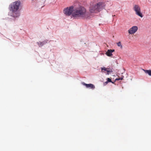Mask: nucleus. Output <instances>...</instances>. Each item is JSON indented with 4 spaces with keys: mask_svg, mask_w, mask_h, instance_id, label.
<instances>
[{
    "mask_svg": "<svg viewBox=\"0 0 151 151\" xmlns=\"http://www.w3.org/2000/svg\"><path fill=\"white\" fill-rule=\"evenodd\" d=\"M108 83V82H107V81H106L105 83H104V85H106Z\"/></svg>",
    "mask_w": 151,
    "mask_h": 151,
    "instance_id": "16",
    "label": "nucleus"
},
{
    "mask_svg": "<svg viewBox=\"0 0 151 151\" xmlns=\"http://www.w3.org/2000/svg\"><path fill=\"white\" fill-rule=\"evenodd\" d=\"M114 51V50H108L106 54L108 56H111L112 55V53Z\"/></svg>",
    "mask_w": 151,
    "mask_h": 151,
    "instance_id": "8",
    "label": "nucleus"
},
{
    "mask_svg": "<svg viewBox=\"0 0 151 151\" xmlns=\"http://www.w3.org/2000/svg\"><path fill=\"white\" fill-rule=\"evenodd\" d=\"M73 7L72 6L65 8L63 10L64 13L66 15L70 16L73 12Z\"/></svg>",
    "mask_w": 151,
    "mask_h": 151,
    "instance_id": "4",
    "label": "nucleus"
},
{
    "mask_svg": "<svg viewBox=\"0 0 151 151\" xmlns=\"http://www.w3.org/2000/svg\"><path fill=\"white\" fill-rule=\"evenodd\" d=\"M35 1H37L38 2H40L42 3L44 2L46 0H35Z\"/></svg>",
    "mask_w": 151,
    "mask_h": 151,
    "instance_id": "13",
    "label": "nucleus"
},
{
    "mask_svg": "<svg viewBox=\"0 0 151 151\" xmlns=\"http://www.w3.org/2000/svg\"><path fill=\"white\" fill-rule=\"evenodd\" d=\"M117 44L118 46L119 47H120L121 49H122V45H121V42H118V43H117Z\"/></svg>",
    "mask_w": 151,
    "mask_h": 151,
    "instance_id": "12",
    "label": "nucleus"
},
{
    "mask_svg": "<svg viewBox=\"0 0 151 151\" xmlns=\"http://www.w3.org/2000/svg\"><path fill=\"white\" fill-rule=\"evenodd\" d=\"M72 16L75 18L87 19L89 18L90 14L86 11V9L84 7L80 6L73 11Z\"/></svg>",
    "mask_w": 151,
    "mask_h": 151,
    "instance_id": "1",
    "label": "nucleus"
},
{
    "mask_svg": "<svg viewBox=\"0 0 151 151\" xmlns=\"http://www.w3.org/2000/svg\"><path fill=\"white\" fill-rule=\"evenodd\" d=\"M143 70L145 73L148 74L149 76H151V70H146L143 69Z\"/></svg>",
    "mask_w": 151,
    "mask_h": 151,
    "instance_id": "10",
    "label": "nucleus"
},
{
    "mask_svg": "<svg viewBox=\"0 0 151 151\" xmlns=\"http://www.w3.org/2000/svg\"><path fill=\"white\" fill-rule=\"evenodd\" d=\"M138 30V27L136 26H133L128 30V33L130 34H133L135 33Z\"/></svg>",
    "mask_w": 151,
    "mask_h": 151,
    "instance_id": "6",
    "label": "nucleus"
},
{
    "mask_svg": "<svg viewBox=\"0 0 151 151\" xmlns=\"http://www.w3.org/2000/svg\"><path fill=\"white\" fill-rule=\"evenodd\" d=\"M123 77H124V76H123V77H121V78H116L115 79L116 80H117V81H119V80H122L123 79Z\"/></svg>",
    "mask_w": 151,
    "mask_h": 151,
    "instance_id": "14",
    "label": "nucleus"
},
{
    "mask_svg": "<svg viewBox=\"0 0 151 151\" xmlns=\"http://www.w3.org/2000/svg\"><path fill=\"white\" fill-rule=\"evenodd\" d=\"M82 84L84 85L87 88H91L94 89L95 88V87L94 86V85L90 83L89 84H87L85 83L84 82H83L82 83Z\"/></svg>",
    "mask_w": 151,
    "mask_h": 151,
    "instance_id": "7",
    "label": "nucleus"
},
{
    "mask_svg": "<svg viewBox=\"0 0 151 151\" xmlns=\"http://www.w3.org/2000/svg\"><path fill=\"white\" fill-rule=\"evenodd\" d=\"M133 9L137 15L141 17H143V16L140 12V8L139 6L136 5H134L133 7Z\"/></svg>",
    "mask_w": 151,
    "mask_h": 151,
    "instance_id": "5",
    "label": "nucleus"
},
{
    "mask_svg": "<svg viewBox=\"0 0 151 151\" xmlns=\"http://www.w3.org/2000/svg\"><path fill=\"white\" fill-rule=\"evenodd\" d=\"M105 6L104 3L101 2L91 6L89 8L91 13H97L100 12Z\"/></svg>",
    "mask_w": 151,
    "mask_h": 151,
    "instance_id": "3",
    "label": "nucleus"
},
{
    "mask_svg": "<svg viewBox=\"0 0 151 151\" xmlns=\"http://www.w3.org/2000/svg\"><path fill=\"white\" fill-rule=\"evenodd\" d=\"M21 4L19 1H16L12 3L9 6V9L12 13L11 16L14 17H17L19 16L18 11L19 6Z\"/></svg>",
    "mask_w": 151,
    "mask_h": 151,
    "instance_id": "2",
    "label": "nucleus"
},
{
    "mask_svg": "<svg viewBox=\"0 0 151 151\" xmlns=\"http://www.w3.org/2000/svg\"><path fill=\"white\" fill-rule=\"evenodd\" d=\"M45 43V41H43L42 42H38V44L39 45H40L41 46H42Z\"/></svg>",
    "mask_w": 151,
    "mask_h": 151,
    "instance_id": "11",
    "label": "nucleus"
},
{
    "mask_svg": "<svg viewBox=\"0 0 151 151\" xmlns=\"http://www.w3.org/2000/svg\"><path fill=\"white\" fill-rule=\"evenodd\" d=\"M101 70L102 71L103 70L106 71L107 72V75H109V73L113 72L111 69H109V68H106L104 67L101 68Z\"/></svg>",
    "mask_w": 151,
    "mask_h": 151,
    "instance_id": "9",
    "label": "nucleus"
},
{
    "mask_svg": "<svg viewBox=\"0 0 151 151\" xmlns=\"http://www.w3.org/2000/svg\"><path fill=\"white\" fill-rule=\"evenodd\" d=\"M107 82H112V83H113L112 82L111 79L109 78H107Z\"/></svg>",
    "mask_w": 151,
    "mask_h": 151,
    "instance_id": "15",
    "label": "nucleus"
}]
</instances>
